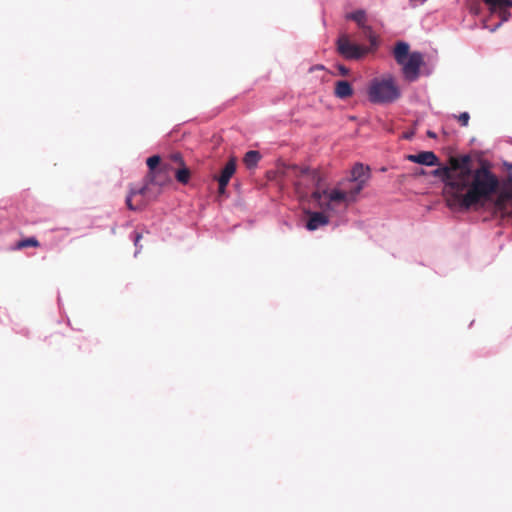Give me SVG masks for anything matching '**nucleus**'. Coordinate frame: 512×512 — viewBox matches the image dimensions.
<instances>
[{"instance_id": "f257e3e1", "label": "nucleus", "mask_w": 512, "mask_h": 512, "mask_svg": "<svg viewBox=\"0 0 512 512\" xmlns=\"http://www.w3.org/2000/svg\"><path fill=\"white\" fill-rule=\"evenodd\" d=\"M433 174L445 184L444 196L451 209L470 210L484 205L499 191L493 209L508 213V202L512 201V172L501 188L498 177L485 164L472 169L469 155L450 157L449 166L436 169Z\"/></svg>"}, {"instance_id": "f03ea898", "label": "nucleus", "mask_w": 512, "mask_h": 512, "mask_svg": "<svg viewBox=\"0 0 512 512\" xmlns=\"http://www.w3.org/2000/svg\"><path fill=\"white\" fill-rule=\"evenodd\" d=\"M293 175L300 179L310 181L315 190L312 192L311 197L318 203V206L325 210H333L337 204L350 203L346 190V182L340 181L333 189L322 187V175L317 170H312L309 167H299L292 165L290 167Z\"/></svg>"}, {"instance_id": "7ed1b4c3", "label": "nucleus", "mask_w": 512, "mask_h": 512, "mask_svg": "<svg viewBox=\"0 0 512 512\" xmlns=\"http://www.w3.org/2000/svg\"><path fill=\"white\" fill-rule=\"evenodd\" d=\"M171 182L169 173L158 170L157 172L147 173L145 183L140 188H131L126 197V205L129 210L138 211L147 205L144 197L148 196L151 186L163 187Z\"/></svg>"}, {"instance_id": "20e7f679", "label": "nucleus", "mask_w": 512, "mask_h": 512, "mask_svg": "<svg viewBox=\"0 0 512 512\" xmlns=\"http://www.w3.org/2000/svg\"><path fill=\"white\" fill-rule=\"evenodd\" d=\"M400 95V89L391 76L373 79L368 88L369 100L377 104L392 103Z\"/></svg>"}, {"instance_id": "39448f33", "label": "nucleus", "mask_w": 512, "mask_h": 512, "mask_svg": "<svg viewBox=\"0 0 512 512\" xmlns=\"http://www.w3.org/2000/svg\"><path fill=\"white\" fill-rule=\"evenodd\" d=\"M338 52L348 60H358L368 52L366 47L352 43L347 35H341L337 40Z\"/></svg>"}, {"instance_id": "423d86ee", "label": "nucleus", "mask_w": 512, "mask_h": 512, "mask_svg": "<svg viewBox=\"0 0 512 512\" xmlns=\"http://www.w3.org/2000/svg\"><path fill=\"white\" fill-rule=\"evenodd\" d=\"M422 64V54L419 52L411 53L408 59L404 61V64H401L405 78L408 81H415L419 76V70Z\"/></svg>"}, {"instance_id": "0eeeda50", "label": "nucleus", "mask_w": 512, "mask_h": 512, "mask_svg": "<svg viewBox=\"0 0 512 512\" xmlns=\"http://www.w3.org/2000/svg\"><path fill=\"white\" fill-rule=\"evenodd\" d=\"M171 159L177 165V168L174 172L175 179L180 184H183V185L188 184L190 181V178H191V171L185 165L182 155L180 153H173V154H171Z\"/></svg>"}, {"instance_id": "6e6552de", "label": "nucleus", "mask_w": 512, "mask_h": 512, "mask_svg": "<svg viewBox=\"0 0 512 512\" xmlns=\"http://www.w3.org/2000/svg\"><path fill=\"white\" fill-rule=\"evenodd\" d=\"M236 172V159L230 158L229 161L225 164L224 168L221 170V173L218 177H216L219 187L218 193L224 194L226 192V187L232 178V176Z\"/></svg>"}, {"instance_id": "1a4fd4ad", "label": "nucleus", "mask_w": 512, "mask_h": 512, "mask_svg": "<svg viewBox=\"0 0 512 512\" xmlns=\"http://www.w3.org/2000/svg\"><path fill=\"white\" fill-rule=\"evenodd\" d=\"M406 159L410 162L426 166H434L438 164V157L432 151H422L418 154H409L406 156Z\"/></svg>"}, {"instance_id": "9d476101", "label": "nucleus", "mask_w": 512, "mask_h": 512, "mask_svg": "<svg viewBox=\"0 0 512 512\" xmlns=\"http://www.w3.org/2000/svg\"><path fill=\"white\" fill-rule=\"evenodd\" d=\"M370 178V169L368 166H364L361 163L356 164L351 170V176L349 179L344 180L345 182H359L363 181L366 184Z\"/></svg>"}, {"instance_id": "9b49d317", "label": "nucleus", "mask_w": 512, "mask_h": 512, "mask_svg": "<svg viewBox=\"0 0 512 512\" xmlns=\"http://www.w3.org/2000/svg\"><path fill=\"white\" fill-rule=\"evenodd\" d=\"M309 219L306 223V228L310 231H314L322 226H326L329 223V218L322 212H308Z\"/></svg>"}, {"instance_id": "f8f14e48", "label": "nucleus", "mask_w": 512, "mask_h": 512, "mask_svg": "<svg viewBox=\"0 0 512 512\" xmlns=\"http://www.w3.org/2000/svg\"><path fill=\"white\" fill-rule=\"evenodd\" d=\"M334 94L340 99H347L353 95L352 85L346 80H340L335 83Z\"/></svg>"}, {"instance_id": "ddd939ff", "label": "nucleus", "mask_w": 512, "mask_h": 512, "mask_svg": "<svg viewBox=\"0 0 512 512\" xmlns=\"http://www.w3.org/2000/svg\"><path fill=\"white\" fill-rule=\"evenodd\" d=\"M409 45L405 42H398L394 48V58L398 64H404L409 57Z\"/></svg>"}, {"instance_id": "4468645a", "label": "nucleus", "mask_w": 512, "mask_h": 512, "mask_svg": "<svg viewBox=\"0 0 512 512\" xmlns=\"http://www.w3.org/2000/svg\"><path fill=\"white\" fill-rule=\"evenodd\" d=\"M365 186L366 184H363V181H361V183L346 182V190L350 203L356 200L357 195L364 189Z\"/></svg>"}, {"instance_id": "2eb2a0df", "label": "nucleus", "mask_w": 512, "mask_h": 512, "mask_svg": "<svg viewBox=\"0 0 512 512\" xmlns=\"http://www.w3.org/2000/svg\"><path fill=\"white\" fill-rule=\"evenodd\" d=\"M260 158L261 155L258 151L251 150L245 154L243 161L248 168H252L257 165Z\"/></svg>"}, {"instance_id": "dca6fc26", "label": "nucleus", "mask_w": 512, "mask_h": 512, "mask_svg": "<svg viewBox=\"0 0 512 512\" xmlns=\"http://www.w3.org/2000/svg\"><path fill=\"white\" fill-rule=\"evenodd\" d=\"M346 18L355 21L361 28L364 27L365 25L366 13L364 10H356L352 13L347 14Z\"/></svg>"}, {"instance_id": "f3484780", "label": "nucleus", "mask_w": 512, "mask_h": 512, "mask_svg": "<svg viewBox=\"0 0 512 512\" xmlns=\"http://www.w3.org/2000/svg\"><path fill=\"white\" fill-rule=\"evenodd\" d=\"M146 163L149 168L148 173L157 172L161 166V157L159 155H153L147 159Z\"/></svg>"}, {"instance_id": "a211bd4d", "label": "nucleus", "mask_w": 512, "mask_h": 512, "mask_svg": "<svg viewBox=\"0 0 512 512\" xmlns=\"http://www.w3.org/2000/svg\"><path fill=\"white\" fill-rule=\"evenodd\" d=\"M38 246H39L38 240L34 237H30V238H26V239H23V240H20L19 242H17L16 249H24L27 247H38Z\"/></svg>"}, {"instance_id": "6ab92c4d", "label": "nucleus", "mask_w": 512, "mask_h": 512, "mask_svg": "<svg viewBox=\"0 0 512 512\" xmlns=\"http://www.w3.org/2000/svg\"><path fill=\"white\" fill-rule=\"evenodd\" d=\"M485 4L494 8L512 7V0H484Z\"/></svg>"}, {"instance_id": "aec40b11", "label": "nucleus", "mask_w": 512, "mask_h": 512, "mask_svg": "<svg viewBox=\"0 0 512 512\" xmlns=\"http://www.w3.org/2000/svg\"><path fill=\"white\" fill-rule=\"evenodd\" d=\"M176 168H177V165L171 159V155H170L169 158L161 164V166L159 167L158 170H162L163 172L169 173V175L171 176V173L174 174Z\"/></svg>"}, {"instance_id": "412c9836", "label": "nucleus", "mask_w": 512, "mask_h": 512, "mask_svg": "<svg viewBox=\"0 0 512 512\" xmlns=\"http://www.w3.org/2000/svg\"><path fill=\"white\" fill-rule=\"evenodd\" d=\"M457 118L461 126H467L469 123L470 115L468 112H462Z\"/></svg>"}, {"instance_id": "4be33fe9", "label": "nucleus", "mask_w": 512, "mask_h": 512, "mask_svg": "<svg viewBox=\"0 0 512 512\" xmlns=\"http://www.w3.org/2000/svg\"><path fill=\"white\" fill-rule=\"evenodd\" d=\"M361 29L363 30L364 35L367 36L373 42L374 35L372 28L365 24L364 27H361Z\"/></svg>"}, {"instance_id": "5701e85b", "label": "nucleus", "mask_w": 512, "mask_h": 512, "mask_svg": "<svg viewBox=\"0 0 512 512\" xmlns=\"http://www.w3.org/2000/svg\"><path fill=\"white\" fill-rule=\"evenodd\" d=\"M295 190L297 192V194H299L301 197H304L307 195V191H305L303 188H302V183L301 181H297L295 182Z\"/></svg>"}, {"instance_id": "b1692460", "label": "nucleus", "mask_w": 512, "mask_h": 512, "mask_svg": "<svg viewBox=\"0 0 512 512\" xmlns=\"http://www.w3.org/2000/svg\"><path fill=\"white\" fill-rule=\"evenodd\" d=\"M141 238H142V234L136 232L134 235V244L136 247H138Z\"/></svg>"}, {"instance_id": "393cba45", "label": "nucleus", "mask_w": 512, "mask_h": 512, "mask_svg": "<svg viewBox=\"0 0 512 512\" xmlns=\"http://www.w3.org/2000/svg\"><path fill=\"white\" fill-rule=\"evenodd\" d=\"M339 71H340L341 75H343V76H346L349 73V69L346 68L345 66H339Z\"/></svg>"}, {"instance_id": "a878e982", "label": "nucleus", "mask_w": 512, "mask_h": 512, "mask_svg": "<svg viewBox=\"0 0 512 512\" xmlns=\"http://www.w3.org/2000/svg\"><path fill=\"white\" fill-rule=\"evenodd\" d=\"M427 0H410L411 3L415 2L418 4H424Z\"/></svg>"}, {"instance_id": "bb28decb", "label": "nucleus", "mask_w": 512, "mask_h": 512, "mask_svg": "<svg viewBox=\"0 0 512 512\" xmlns=\"http://www.w3.org/2000/svg\"><path fill=\"white\" fill-rule=\"evenodd\" d=\"M427 136L430 137V138H435L436 137V134L432 131H428L427 132Z\"/></svg>"}, {"instance_id": "cd10ccee", "label": "nucleus", "mask_w": 512, "mask_h": 512, "mask_svg": "<svg viewBox=\"0 0 512 512\" xmlns=\"http://www.w3.org/2000/svg\"><path fill=\"white\" fill-rule=\"evenodd\" d=\"M504 165L508 170L512 171V163H505Z\"/></svg>"}]
</instances>
